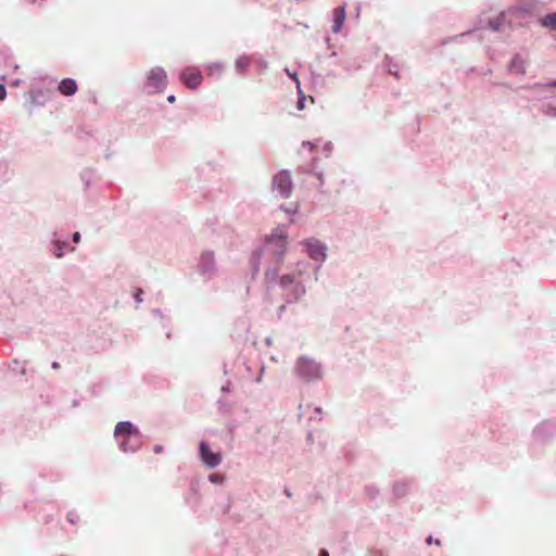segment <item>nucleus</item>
Returning a JSON list of instances; mask_svg holds the SVG:
<instances>
[{
	"mask_svg": "<svg viewBox=\"0 0 556 556\" xmlns=\"http://www.w3.org/2000/svg\"><path fill=\"white\" fill-rule=\"evenodd\" d=\"M274 189L279 192L282 198H288L292 191L291 176L287 170H281L274 176Z\"/></svg>",
	"mask_w": 556,
	"mask_h": 556,
	"instance_id": "nucleus-3",
	"label": "nucleus"
},
{
	"mask_svg": "<svg viewBox=\"0 0 556 556\" xmlns=\"http://www.w3.org/2000/svg\"><path fill=\"white\" fill-rule=\"evenodd\" d=\"M7 97V90L3 85L0 84V101L4 100Z\"/></svg>",
	"mask_w": 556,
	"mask_h": 556,
	"instance_id": "nucleus-17",
	"label": "nucleus"
},
{
	"mask_svg": "<svg viewBox=\"0 0 556 556\" xmlns=\"http://www.w3.org/2000/svg\"><path fill=\"white\" fill-rule=\"evenodd\" d=\"M286 73H287V75H288L290 78H292V79L295 81V84H296V86H298V89H300V80H299V78H298L296 73H295V72H290V70H289V68H286ZM299 92L301 93V90H299Z\"/></svg>",
	"mask_w": 556,
	"mask_h": 556,
	"instance_id": "nucleus-15",
	"label": "nucleus"
},
{
	"mask_svg": "<svg viewBox=\"0 0 556 556\" xmlns=\"http://www.w3.org/2000/svg\"><path fill=\"white\" fill-rule=\"evenodd\" d=\"M293 276L291 275H283L281 278H280V283L282 286H287V285H290L293 282Z\"/></svg>",
	"mask_w": 556,
	"mask_h": 556,
	"instance_id": "nucleus-16",
	"label": "nucleus"
},
{
	"mask_svg": "<svg viewBox=\"0 0 556 556\" xmlns=\"http://www.w3.org/2000/svg\"><path fill=\"white\" fill-rule=\"evenodd\" d=\"M345 21V7L340 5L333 10V25H332V31L339 33L343 26V23Z\"/></svg>",
	"mask_w": 556,
	"mask_h": 556,
	"instance_id": "nucleus-9",
	"label": "nucleus"
},
{
	"mask_svg": "<svg viewBox=\"0 0 556 556\" xmlns=\"http://www.w3.org/2000/svg\"><path fill=\"white\" fill-rule=\"evenodd\" d=\"M73 240H74V242H76V243H77V242H79V240H80V235H79V232H75V233L73 235Z\"/></svg>",
	"mask_w": 556,
	"mask_h": 556,
	"instance_id": "nucleus-19",
	"label": "nucleus"
},
{
	"mask_svg": "<svg viewBox=\"0 0 556 556\" xmlns=\"http://www.w3.org/2000/svg\"><path fill=\"white\" fill-rule=\"evenodd\" d=\"M210 479H211V481L216 482L217 481V476L216 475H211Z\"/></svg>",
	"mask_w": 556,
	"mask_h": 556,
	"instance_id": "nucleus-26",
	"label": "nucleus"
},
{
	"mask_svg": "<svg viewBox=\"0 0 556 556\" xmlns=\"http://www.w3.org/2000/svg\"><path fill=\"white\" fill-rule=\"evenodd\" d=\"M509 68L513 73L522 75L526 72V61L520 56H515L510 62Z\"/></svg>",
	"mask_w": 556,
	"mask_h": 556,
	"instance_id": "nucleus-11",
	"label": "nucleus"
},
{
	"mask_svg": "<svg viewBox=\"0 0 556 556\" xmlns=\"http://www.w3.org/2000/svg\"><path fill=\"white\" fill-rule=\"evenodd\" d=\"M541 23L543 26L556 30V12L544 16Z\"/></svg>",
	"mask_w": 556,
	"mask_h": 556,
	"instance_id": "nucleus-13",
	"label": "nucleus"
},
{
	"mask_svg": "<svg viewBox=\"0 0 556 556\" xmlns=\"http://www.w3.org/2000/svg\"><path fill=\"white\" fill-rule=\"evenodd\" d=\"M200 455L203 463L211 468L219 465L222 460V455L212 452L205 442H201L200 444Z\"/></svg>",
	"mask_w": 556,
	"mask_h": 556,
	"instance_id": "nucleus-7",
	"label": "nucleus"
},
{
	"mask_svg": "<svg viewBox=\"0 0 556 556\" xmlns=\"http://www.w3.org/2000/svg\"><path fill=\"white\" fill-rule=\"evenodd\" d=\"M167 85V75L162 67L152 68L147 76L144 88L148 93L164 91Z\"/></svg>",
	"mask_w": 556,
	"mask_h": 556,
	"instance_id": "nucleus-1",
	"label": "nucleus"
},
{
	"mask_svg": "<svg viewBox=\"0 0 556 556\" xmlns=\"http://www.w3.org/2000/svg\"><path fill=\"white\" fill-rule=\"evenodd\" d=\"M52 368L53 369H59L60 368V364L58 362L52 363Z\"/></svg>",
	"mask_w": 556,
	"mask_h": 556,
	"instance_id": "nucleus-22",
	"label": "nucleus"
},
{
	"mask_svg": "<svg viewBox=\"0 0 556 556\" xmlns=\"http://www.w3.org/2000/svg\"><path fill=\"white\" fill-rule=\"evenodd\" d=\"M134 439H129V438H123V440L121 441V448L124 451V452H134L137 450V446H138V442L139 441H135V443L132 444L131 441Z\"/></svg>",
	"mask_w": 556,
	"mask_h": 556,
	"instance_id": "nucleus-12",
	"label": "nucleus"
},
{
	"mask_svg": "<svg viewBox=\"0 0 556 556\" xmlns=\"http://www.w3.org/2000/svg\"><path fill=\"white\" fill-rule=\"evenodd\" d=\"M167 101H168L169 103H174V102L176 101L175 96H173V94H172V96H168V97H167Z\"/></svg>",
	"mask_w": 556,
	"mask_h": 556,
	"instance_id": "nucleus-20",
	"label": "nucleus"
},
{
	"mask_svg": "<svg viewBox=\"0 0 556 556\" xmlns=\"http://www.w3.org/2000/svg\"><path fill=\"white\" fill-rule=\"evenodd\" d=\"M250 65V60L248 58H240L236 66L240 72H243Z\"/></svg>",
	"mask_w": 556,
	"mask_h": 556,
	"instance_id": "nucleus-14",
	"label": "nucleus"
},
{
	"mask_svg": "<svg viewBox=\"0 0 556 556\" xmlns=\"http://www.w3.org/2000/svg\"><path fill=\"white\" fill-rule=\"evenodd\" d=\"M428 543H434V540H432L431 538L428 539Z\"/></svg>",
	"mask_w": 556,
	"mask_h": 556,
	"instance_id": "nucleus-31",
	"label": "nucleus"
},
{
	"mask_svg": "<svg viewBox=\"0 0 556 556\" xmlns=\"http://www.w3.org/2000/svg\"><path fill=\"white\" fill-rule=\"evenodd\" d=\"M315 413H316L317 415H321L323 409H321L320 407H316V408H315Z\"/></svg>",
	"mask_w": 556,
	"mask_h": 556,
	"instance_id": "nucleus-27",
	"label": "nucleus"
},
{
	"mask_svg": "<svg viewBox=\"0 0 556 556\" xmlns=\"http://www.w3.org/2000/svg\"><path fill=\"white\" fill-rule=\"evenodd\" d=\"M303 147H307L309 150H312L314 148V143L311 141H305L303 142Z\"/></svg>",
	"mask_w": 556,
	"mask_h": 556,
	"instance_id": "nucleus-18",
	"label": "nucleus"
},
{
	"mask_svg": "<svg viewBox=\"0 0 556 556\" xmlns=\"http://www.w3.org/2000/svg\"><path fill=\"white\" fill-rule=\"evenodd\" d=\"M490 25H491V27H492L494 30H497V29H498V24H497V23H496V24H495V23H491Z\"/></svg>",
	"mask_w": 556,
	"mask_h": 556,
	"instance_id": "nucleus-24",
	"label": "nucleus"
},
{
	"mask_svg": "<svg viewBox=\"0 0 556 556\" xmlns=\"http://www.w3.org/2000/svg\"><path fill=\"white\" fill-rule=\"evenodd\" d=\"M154 451L155 453H161L163 451V447L157 445L154 447Z\"/></svg>",
	"mask_w": 556,
	"mask_h": 556,
	"instance_id": "nucleus-23",
	"label": "nucleus"
},
{
	"mask_svg": "<svg viewBox=\"0 0 556 556\" xmlns=\"http://www.w3.org/2000/svg\"><path fill=\"white\" fill-rule=\"evenodd\" d=\"M428 543H434V540H432L431 538L428 539Z\"/></svg>",
	"mask_w": 556,
	"mask_h": 556,
	"instance_id": "nucleus-30",
	"label": "nucleus"
},
{
	"mask_svg": "<svg viewBox=\"0 0 556 556\" xmlns=\"http://www.w3.org/2000/svg\"><path fill=\"white\" fill-rule=\"evenodd\" d=\"M55 255H56L58 257H62L63 253L61 252V250H58V252H55Z\"/></svg>",
	"mask_w": 556,
	"mask_h": 556,
	"instance_id": "nucleus-28",
	"label": "nucleus"
},
{
	"mask_svg": "<svg viewBox=\"0 0 556 556\" xmlns=\"http://www.w3.org/2000/svg\"><path fill=\"white\" fill-rule=\"evenodd\" d=\"M296 371L304 379H314L319 377V366L311 358L301 357L296 363Z\"/></svg>",
	"mask_w": 556,
	"mask_h": 556,
	"instance_id": "nucleus-2",
	"label": "nucleus"
},
{
	"mask_svg": "<svg viewBox=\"0 0 556 556\" xmlns=\"http://www.w3.org/2000/svg\"><path fill=\"white\" fill-rule=\"evenodd\" d=\"M114 433L118 438H129L135 439V441H139L138 430L128 421L118 422L115 427Z\"/></svg>",
	"mask_w": 556,
	"mask_h": 556,
	"instance_id": "nucleus-8",
	"label": "nucleus"
},
{
	"mask_svg": "<svg viewBox=\"0 0 556 556\" xmlns=\"http://www.w3.org/2000/svg\"><path fill=\"white\" fill-rule=\"evenodd\" d=\"M319 556H329V554L326 549H321Z\"/></svg>",
	"mask_w": 556,
	"mask_h": 556,
	"instance_id": "nucleus-21",
	"label": "nucleus"
},
{
	"mask_svg": "<svg viewBox=\"0 0 556 556\" xmlns=\"http://www.w3.org/2000/svg\"><path fill=\"white\" fill-rule=\"evenodd\" d=\"M298 106H299V109H303V100H300V101H299Z\"/></svg>",
	"mask_w": 556,
	"mask_h": 556,
	"instance_id": "nucleus-29",
	"label": "nucleus"
},
{
	"mask_svg": "<svg viewBox=\"0 0 556 556\" xmlns=\"http://www.w3.org/2000/svg\"><path fill=\"white\" fill-rule=\"evenodd\" d=\"M180 80L186 87L190 89H195L201 85L203 76L198 68L187 67L181 72Z\"/></svg>",
	"mask_w": 556,
	"mask_h": 556,
	"instance_id": "nucleus-4",
	"label": "nucleus"
},
{
	"mask_svg": "<svg viewBox=\"0 0 556 556\" xmlns=\"http://www.w3.org/2000/svg\"><path fill=\"white\" fill-rule=\"evenodd\" d=\"M58 90L63 96H73L77 91V84L72 78H65L59 84Z\"/></svg>",
	"mask_w": 556,
	"mask_h": 556,
	"instance_id": "nucleus-10",
	"label": "nucleus"
},
{
	"mask_svg": "<svg viewBox=\"0 0 556 556\" xmlns=\"http://www.w3.org/2000/svg\"><path fill=\"white\" fill-rule=\"evenodd\" d=\"M268 243L274 245V252L281 260L287 248V235L282 230H276L268 239Z\"/></svg>",
	"mask_w": 556,
	"mask_h": 556,
	"instance_id": "nucleus-6",
	"label": "nucleus"
},
{
	"mask_svg": "<svg viewBox=\"0 0 556 556\" xmlns=\"http://www.w3.org/2000/svg\"><path fill=\"white\" fill-rule=\"evenodd\" d=\"M141 292H142V291H141V290H139V291H138V293H137V295H136V300H137L138 302H141V298H140Z\"/></svg>",
	"mask_w": 556,
	"mask_h": 556,
	"instance_id": "nucleus-25",
	"label": "nucleus"
},
{
	"mask_svg": "<svg viewBox=\"0 0 556 556\" xmlns=\"http://www.w3.org/2000/svg\"><path fill=\"white\" fill-rule=\"evenodd\" d=\"M311 258L315 261H324L326 258V247L315 239H308L303 242Z\"/></svg>",
	"mask_w": 556,
	"mask_h": 556,
	"instance_id": "nucleus-5",
	"label": "nucleus"
}]
</instances>
